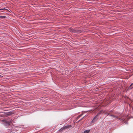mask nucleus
Returning <instances> with one entry per match:
<instances>
[{
    "mask_svg": "<svg viewBox=\"0 0 133 133\" xmlns=\"http://www.w3.org/2000/svg\"><path fill=\"white\" fill-rule=\"evenodd\" d=\"M5 16H0V18H5Z\"/></svg>",
    "mask_w": 133,
    "mask_h": 133,
    "instance_id": "9d476101",
    "label": "nucleus"
},
{
    "mask_svg": "<svg viewBox=\"0 0 133 133\" xmlns=\"http://www.w3.org/2000/svg\"><path fill=\"white\" fill-rule=\"evenodd\" d=\"M7 10V9H5V8L0 9V10Z\"/></svg>",
    "mask_w": 133,
    "mask_h": 133,
    "instance_id": "1a4fd4ad",
    "label": "nucleus"
},
{
    "mask_svg": "<svg viewBox=\"0 0 133 133\" xmlns=\"http://www.w3.org/2000/svg\"><path fill=\"white\" fill-rule=\"evenodd\" d=\"M97 120V117H94L92 121H91V123H93Z\"/></svg>",
    "mask_w": 133,
    "mask_h": 133,
    "instance_id": "20e7f679",
    "label": "nucleus"
},
{
    "mask_svg": "<svg viewBox=\"0 0 133 133\" xmlns=\"http://www.w3.org/2000/svg\"><path fill=\"white\" fill-rule=\"evenodd\" d=\"M90 131V130H85L84 131V133H89Z\"/></svg>",
    "mask_w": 133,
    "mask_h": 133,
    "instance_id": "6e6552de",
    "label": "nucleus"
},
{
    "mask_svg": "<svg viewBox=\"0 0 133 133\" xmlns=\"http://www.w3.org/2000/svg\"><path fill=\"white\" fill-rule=\"evenodd\" d=\"M1 76L0 75V77Z\"/></svg>",
    "mask_w": 133,
    "mask_h": 133,
    "instance_id": "ddd939ff",
    "label": "nucleus"
},
{
    "mask_svg": "<svg viewBox=\"0 0 133 133\" xmlns=\"http://www.w3.org/2000/svg\"><path fill=\"white\" fill-rule=\"evenodd\" d=\"M6 115L9 116L13 114V113L12 112H9L5 113Z\"/></svg>",
    "mask_w": 133,
    "mask_h": 133,
    "instance_id": "39448f33",
    "label": "nucleus"
},
{
    "mask_svg": "<svg viewBox=\"0 0 133 133\" xmlns=\"http://www.w3.org/2000/svg\"><path fill=\"white\" fill-rule=\"evenodd\" d=\"M72 126L71 125H68L66 126L65 127H63L61 128L59 130V132H61L63 130H65L66 129H68L69 128L72 127Z\"/></svg>",
    "mask_w": 133,
    "mask_h": 133,
    "instance_id": "f03ea898",
    "label": "nucleus"
},
{
    "mask_svg": "<svg viewBox=\"0 0 133 133\" xmlns=\"http://www.w3.org/2000/svg\"><path fill=\"white\" fill-rule=\"evenodd\" d=\"M97 115H96L95 116L96 117Z\"/></svg>",
    "mask_w": 133,
    "mask_h": 133,
    "instance_id": "4468645a",
    "label": "nucleus"
},
{
    "mask_svg": "<svg viewBox=\"0 0 133 133\" xmlns=\"http://www.w3.org/2000/svg\"><path fill=\"white\" fill-rule=\"evenodd\" d=\"M89 125H91V123L89 124Z\"/></svg>",
    "mask_w": 133,
    "mask_h": 133,
    "instance_id": "9b49d317",
    "label": "nucleus"
},
{
    "mask_svg": "<svg viewBox=\"0 0 133 133\" xmlns=\"http://www.w3.org/2000/svg\"><path fill=\"white\" fill-rule=\"evenodd\" d=\"M111 116H112V117H113V116H114V115H111Z\"/></svg>",
    "mask_w": 133,
    "mask_h": 133,
    "instance_id": "f8f14e48",
    "label": "nucleus"
},
{
    "mask_svg": "<svg viewBox=\"0 0 133 133\" xmlns=\"http://www.w3.org/2000/svg\"><path fill=\"white\" fill-rule=\"evenodd\" d=\"M3 121L4 122V124L6 126H8L11 125V124H12L14 122L13 120H11L10 121H8L6 120H3Z\"/></svg>",
    "mask_w": 133,
    "mask_h": 133,
    "instance_id": "f257e3e1",
    "label": "nucleus"
},
{
    "mask_svg": "<svg viewBox=\"0 0 133 133\" xmlns=\"http://www.w3.org/2000/svg\"><path fill=\"white\" fill-rule=\"evenodd\" d=\"M132 89H133V83H131L129 87L128 88V89L129 90H130Z\"/></svg>",
    "mask_w": 133,
    "mask_h": 133,
    "instance_id": "0eeeda50",
    "label": "nucleus"
},
{
    "mask_svg": "<svg viewBox=\"0 0 133 133\" xmlns=\"http://www.w3.org/2000/svg\"><path fill=\"white\" fill-rule=\"evenodd\" d=\"M86 112H82V113L81 114L79 115H78V116H79V117L81 116H82L83 115H84V116H86V115H85V114Z\"/></svg>",
    "mask_w": 133,
    "mask_h": 133,
    "instance_id": "423d86ee",
    "label": "nucleus"
},
{
    "mask_svg": "<svg viewBox=\"0 0 133 133\" xmlns=\"http://www.w3.org/2000/svg\"><path fill=\"white\" fill-rule=\"evenodd\" d=\"M69 30L71 32L73 33H77L79 32V30H77L75 29L72 28H71L69 29Z\"/></svg>",
    "mask_w": 133,
    "mask_h": 133,
    "instance_id": "7ed1b4c3",
    "label": "nucleus"
}]
</instances>
